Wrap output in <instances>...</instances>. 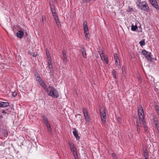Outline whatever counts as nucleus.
I'll use <instances>...</instances> for the list:
<instances>
[{
	"instance_id": "obj_42",
	"label": "nucleus",
	"mask_w": 159,
	"mask_h": 159,
	"mask_svg": "<svg viewBox=\"0 0 159 159\" xmlns=\"http://www.w3.org/2000/svg\"><path fill=\"white\" fill-rule=\"evenodd\" d=\"M52 15L54 17V18L55 17H57V15L56 11L52 12Z\"/></svg>"
},
{
	"instance_id": "obj_13",
	"label": "nucleus",
	"mask_w": 159,
	"mask_h": 159,
	"mask_svg": "<svg viewBox=\"0 0 159 159\" xmlns=\"http://www.w3.org/2000/svg\"><path fill=\"white\" fill-rule=\"evenodd\" d=\"M141 126H143L144 127V129L145 132H147L148 130V127L146 125L145 121H144V123L142 122H140Z\"/></svg>"
},
{
	"instance_id": "obj_40",
	"label": "nucleus",
	"mask_w": 159,
	"mask_h": 159,
	"mask_svg": "<svg viewBox=\"0 0 159 159\" xmlns=\"http://www.w3.org/2000/svg\"><path fill=\"white\" fill-rule=\"evenodd\" d=\"M117 120L118 121V122L120 123L121 122V118L120 117H118L117 118Z\"/></svg>"
},
{
	"instance_id": "obj_22",
	"label": "nucleus",
	"mask_w": 159,
	"mask_h": 159,
	"mask_svg": "<svg viewBox=\"0 0 159 159\" xmlns=\"http://www.w3.org/2000/svg\"><path fill=\"white\" fill-rule=\"evenodd\" d=\"M70 148V149L71 151L73 153V154H75V153L77 152L76 149L75 148V146L74 147H72Z\"/></svg>"
},
{
	"instance_id": "obj_32",
	"label": "nucleus",
	"mask_w": 159,
	"mask_h": 159,
	"mask_svg": "<svg viewBox=\"0 0 159 159\" xmlns=\"http://www.w3.org/2000/svg\"><path fill=\"white\" fill-rule=\"evenodd\" d=\"M41 19H42V22L43 24L44 21H45L46 20V18H45V16H42L41 17Z\"/></svg>"
},
{
	"instance_id": "obj_25",
	"label": "nucleus",
	"mask_w": 159,
	"mask_h": 159,
	"mask_svg": "<svg viewBox=\"0 0 159 159\" xmlns=\"http://www.w3.org/2000/svg\"><path fill=\"white\" fill-rule=\"evenodd\" d=\"M123 75H124L126 74L125 67V66H123L121 68Z\"/></svg>"
},
{
	"instance_id": "obj_14",
	"label": "nucleus",
	"mask_w": 159,
	"mask_h": 159,
	"mask_svg": "<svg viewBox=\"0 0 159 159\" xmlns=\"http://www.w3.org/2000/svg\"><path fill=\"white\" fill-rule=\"evenodd\" d=\"M80 50L82 53L84 58H86V52L84 48H82L80 49Z\"/></svg>"
},
{
	"instance_id": "obj_21",
	"label": "nucleus",
	"mask_w": 159,
	"mask_h": 159,
	"mask_svg": "<svg viewBox=\"0 0 159 159\" xmlns=\"http://www.w3.org/2000/svg\"><path fill=\"white\" fill-rule=\"evenodd\" d=\"M54 20L56 22V24L59 26L60 25V22L59 21V20L58 18V17H55L54 18Z\"/></svg>"
},
{
	"instance_id": "obj_1",
	"label": "nucleus",
	"mask_w": 159,
	"mask_h": 159,
	"mask_svg": "<svg viewBox=\"0 0 159 159\" xmlns=\"http://www.w3.org/2000/svg\"><path fill=\"white\" fill-rule=\"evenodd\" d=\"M136 4L141 10L146 12L149 11V8L146 1L141 2V0H137Z\"/></svg>"
},
{
	"instance_id": "obj_9",
	"label": "nucleus",
	"mask_w": 159,
	"mask_h": 159,
	"mask_svg": "<svg viewBox=\"0 0 159 159\" xmlns=\"http://www.w3.org/2000/svg\"><path fill=\"white\" fill-rule=\"evenodd\" d=\"M150 3L157 10H159V6L156 0H154L151 2Z\"/></svg>"
},
{
	"instance_id": "obj_18",
	"label": "nucleus",
	"mask_w": 159,
	"mask_h": 159,
	"mask_svg": "<svg viewBox=\"0 0 159 159\" xmlns=\"http://www.w3.org/2000/svg\"><path fill=\"white\" fill-rule=\"evenodd\" d=\"M82 111L84 117L89 116L87 111L85 108H83L82 109Z\"/></svg>"
},
{
	"instance_id": "obj_38",
	"label": "nucleus",
	"mask_w": 159,
	"mask_h": 159,
	"mask_svg": "<svg viewBox=\"0 0 159 159\" xmlns=\"http://www.w3.org/2000/svg\"><path fill=\"white\" fill-rule=\"evenodd\" d=\"M154 124L155 125L156 128L159 127V123L158 121L155 122H154Z\"/></svg>"
},
{
	"instance_id": "obj_51",
	"label": "nucleus",
	"mask_w": 159,
	"mask_h": 159,
	"mask_svg": "<svg viewBox=\"0 0 159 159\" xmlns=\"http://www.w3.org/2000/svg\"><path fill=\"white\" fill-rule=\"evenodd\" d=\"M155 108L156 109V111L157 110H158L159 109V107L157 105L155 106Z\"/></svg>"
},
{
	"instance_id": "obj_2",
	"label": "nucleus",
	"mask_w": 159,
	"mask_h": 159,
	"mask_svg": "<svg viewBox=\"0 0 159 159\" xmlns=\"http://www.w3.org/2000/svg\"><path fill=\"white\" fill-rule=\"evenodd\" d=\"M46 91L48 95L54 98H57L59 96V95L57 90L52 86L48 87L46 89Z\"/></svg>"
},
{
	"instance_id": "obj_26",
	"label": "nucleus",
	"mask_w": 159,
	"mask_h": 159,
	"mask_svg": "<svg viewBox=\"0 0 159 159\" xmlns=\"http://www.w3.org/2000/svg\"><path fill=\"white\" fill-rule=\"evenodd\" d=\"M29 54L31 55H32L33 57H36L37 55V52H29Z\"/></svg>"
},
{
	"instance_id": "obj_11",
	"label": "nucleus",
	"mask_w": 159,
	"mask_h": 159,
	"mask_svg": "<svg viewBox=\"0 0 159 159\" xmlns=\"http://www.w3.org/2000/svg\"><path fill=\"white\" fill-rule=\"evenodd\" d=\"M83 25L84 26V32H89V29L88 26L87 25L86 21L85 20L84 21Z\"/></svg>"
},
{
	"instance_id": "obj_5",
	"label": "nucleus",
	"mask_w": 159,
	"mask_h": 159,
	"mask_svg": "<svg viewBox=\"0 0 159 159\" xmlns=\"http://www.w3.org/2000/svg\"><path fill=\"white\" fill-rule=\"evenodd\" d=\"M142 54L144 55L146 59L148 61H152V59L151 57V53L145 50H143L142 52Z\"/></svg>"
},
{
	"instance_id": "obj_7",
	"label": "nucleus",
	"mask_w": 159,
	"mask_h": 159,
	"mask_svg": "<svg viewBox=\"0 0 159 159\" xmlns=\"http://www.w3.org/2000/svg\"><path fill=\"white\" fill-rule=\"evenodd\" d=\"M24 35V32L20 30L18 31L16 34L17 37L20 39H21L23 38Z\"/></svg>"
},
{
	"instance_id": "obj_52",
	"label": "nucleus",
	"mask_w": 159,
	"mask_h": 159,
	"mask_svg": "<svg viewBox=\"0 0 159 159\" xmlns=\"http://www.w3.org/2000/svg\"><path fill=\"white\" fill-rule=\"evenodd\" d=\"M51 59H48V66L50 64V63H52V62H51V60H50Z\"/></svg>"
},
{
	"instance_id": "obj_23",
	"label": "nucleus",
	"mask_w": 159,
	"mask_h": 159,
	"mask_svg": "<svg viewBox=\"0 0 159 159\" xmlns=\"http://www.w3.org/2000/svg\"><path fill=\"white\" fill-rule=\"evenodd\" d=\"M137 28L138 27L136 25H134L133 24L132 25L131 30L133 31H135Z\"/></svg>"
},
{
	"instance_id": "obj_16",
	"label": "nucleus",
	"mask_w": 159,
	"mask_h": 159,
	"mask_svg": "<svg viewBox=\"0 0 159 159\" xmlns=\"http://www.w3.org/2000/svg\"><path fill=\"white\" fill-rule=\"evenodd\" d=\"M39 83L40 84L41 86L43 87L46 90V89L47 88L43 80L39 82Z\"/></svg>"
},
{
	"instance_id": "obj_39",
	"label": "nucleus",
	"mask_w": 159,
	"mask_h": 159,
	"mask_svg": "<svg viewBox=\"0 0 159 159\" xmlns=\"http://www.w3.org/2000/svg\"><path fill=\"white\" fill-rule=\"evenodd\" d=\"M74 157H75V159H79L78 157L77 154V152H76L75 154H73Z\"/></svg>"
},
{
	"instance_id": "obj_46",
	"label": "nucleus",
	"mask_w": 159,
	"mask_h": 159,
	"mask_svg": "<svg viewBox=\"0 0 159 159\" xmlns=\"http://www.w3.org/2000/svg\"><path fill=\"white\" fill-rule=\"evenodd\" d=\"M45 124L47 128L51 127L50 124L49 123V122H48V123H46V124Z\"/></svg>"
},
{
	"instance_id": "obj_57",
	"label": "nucleus",
	"mask_w": 159,
	"mask_h": 159,
	"mask_svg": "<svg viewBox=\"0 0 159 159\" xmlns=\"http://www.w3.org/2000/svg\"><path fill=\"white\" fill-rule=\"evenodd\" d=\"M149 2L150 3L152 2L154 0H148Z\"/></svg>"
},
{
	"instance_id": "obj_30",
	"label": "nucleus",
	"mask_w": 159,
	"mask_h": 159,
	"mask_svg": "<svg viewBox=\"0 0 159 159\" xmlns=\"http://www.w3.org/2000/svg\"><path fill=\"white\" fill-rule=\"evenodd\" d=\"M111 157L113 159H117V157L114 153H112L111 155Z\"/></svg>"
},
{
	"instance_id": "obj_34",
	"label": "nucleus",
	"mask_w": 159,
	"mask_h": 159,
	"mask_svg": "<svg viewBox=\"0 0 159 159\" xmlns=\"http://www.w3.org/2000/svg\"><path fill=\"white\" fill-rule=\"evenodd\" d=\"M68 144L69 145V146L70 148L75 146L74 144L71 142L70 141L69 142Z\"/></svg>"
},
{
	"instance_id": "obj_55",
	"label": "nucleus",
	"mask_w": 159,
	"mask_h": 159,
	"mask_svg": "<svg viewBox=\"0 0 159 159\" xmlns=\"http://www.w3.org/2000/svg\"><path fill=\"white\" fill-rule=\"evenodd\" d=\"M49 5L50 6V7H51V6H54V5H52V4H51V3H49Z\"/></svg>"
},
{
	"instance_id": "obj_59",
	"label": "nucleus",
	"mask_w": 159,
	"mask_h": 159,
	"mask_svg": "<svg viewBox=\"0 0 159 159\" xmlns=\"http://www.w3.org/2000/svg\"><path fill=\"white\" fill-rule=\"evenodd\" d=\"M3 115H1V116H0V117L2 118L3 117Z\"/></svg>"
},
{
	"instance_id": "obj_3",
	"label": "nucleus",
	"mask_w": 159,
	"mask_h": 159,
	"mask_svg": "<svg viewBox=\"0 0 159 159\" xmlns=\"http://www.w3.org/2000/svg\"><path fill=\"white\" fill-rule=\"evenodd\" d=\"M99 111L101 121L103 124H105L107 119V113L105 108L102 107L100 109Z\"/></svg>"
},
{
	"instance_id": "obj_8",
	"label": "nucleus",
	"mask_w": 159,
	"mask_h": 159,
	"mask_svg": "<svg viewBox=\"0 0 159 159\" xmlns=\"http://www.w3.org/2000/svg\"><path fill=\"white\" fill-rule=\"evenodd\" d=\"M62 59L63 61V62L66 64L67 62V58L66 56V51L65 50H62Z\"/></svg>"
},
{
	"instance_id": "obj_24",
	"label": "nucleus",
	"mask_w": 159,
	"mask_h": 159,
	"mask_svg": "<svg viewBox=\"0 0 159 159\" xmlns=\"http://www.w3.org/2000/svg\"><path fill=\"white\" fill-rule=\"evenodd\" d=\"M139 44L141 46L143 47L145 45V39H143V40H141L139 42Z\"/></svg>"
},
{
	"instance_id": "obj_33",
	"label": "nucleus",
	"mask_w": 159,
	"mask_h": 159,
	"mask_svg": "<svg viewBox=\"0 0 159 159\" xmlns=\"http://www.w3.org/2000/svg\"><path fill=\"white\" fill-rule=\"evenodd\" d=\"M12 95L13 97H16L17 95V92L16 91H14V92H12Z\"/></svg>"
},
{
	"instance_id": "obj_48",
	"label": "nucleus",
	"mask_w": 159,
	"mask_h": 159,
	"mask_svg": "<svg viewBox=\"0 0 159 159\" xmlns=\"http://www.w3.org/2000/svg\"><path fill=\"white\" fill-rule=\"evenodd\" d=\"M133 11V10L132 8H129L128 11H129L130 12H132Z\"/></svg>"
},
{
	"instance_id": "obj_60",
	"label": "nucleus",
	"mask_w": 159,
	"mask_h": 159,
	"mask_svg": "<svg viewBox=\"0 0 159 159\" xmlns=\"http://www.w3.org/2000/svg\"><path fill=\"white\" fill-rule=\"evenodd\" d=\"M54 1L57 2V0H54Z\"/></svg>"
},
{
	"instance_id": "obj_35",
	"label": "nucleus",
	"mask_w": 159,
	"mask_h": 159,
	"mask_svg": "<svg viewBox=\"0 0 159 159\" xmlns=\"http://www.w3.org/2000/svg\"><path fill=\"white\" fill-rule=\"evenodd\" d=\"M51 10L52 12H56V10L55 9L54 6H51V7H50Z\"/></svg>"
},
{
	"instance_id": "obj_49",
	"label": "nucleus",
	"mask_w": 159,
	"mask_h": 159,
	"mask_svg": "<svg viewBox=\"0 0 159 159\" xmlns=\"http://www.w3.org/2000/svg\"><path fill=\"white\" fill-rule=\"evenodd\" d=\"M6 114H7V113L6 112V111L5 110H2V115H4Z\"/></svg>"
},
{
	"instance_id": "obj_58",
	"label": "nucleus",
	"mask_w": 159,
	"mask_h": 159,
	"mask_svg": "<svg viewBox=\"0 0 159 159\" xmlns=\"http://www.w3.org/2000/svg\"><path fill=\"white\" fill-rule=\"evenodd\" d=\"M156 112L157 113H159V109L158 110H157L156 111Z\"/></svg>"
},
{
	"instance_id": "obj_53",
	"label": "nucleus",
	"mask_w": 159,
	"mask_h": 159,
	"mask_svg": "<svg viewBox=\"0 0 159 159\" xmlns=\"http://www.w3.org/2000/svg\"><path fill=\"white\" fill-rule=\"evenodd\" d=\"M158 134L159 135V127L156 128Z\"/></svg>"
},
{
	"instance_id": "obj_43",
	"label": "nucleus",
	"mask_w": 159,
	"mask_h": 159,
	"mask_svg": "<svg viewBox=\"0 0 159 159\" xmlns=\"http://www.w3.org/2000/svg\"><path fill=\"white\" fill-rule=\"evenodd\" d=\"M115 70H113V72H112V75H113V77L115 78H116V73H115Z\"/></svg>"
},
{
	"instance_id": "obj_19",
	"label": "nucleus",
	"mask_w": 159,
	"mask_h": 159,
	"mask_svg": "<svg viewBox=\"0 0 159 159\" xmlns=\"http://www.w3.org/2000/svg\"><path fill=\"white\" fill-rule=\"evenodd\" d=\"M143 153L145 159H149L148 155L146 150H144Z\"/></svg>"
},
{
	"instance_id": "obj_56",
	"label": "nucleus",
	"mask_w": 159,
	"mask_h": 159,
	"mask_svg": "<svg viewBox=\"0 0 159 159\" xmlns=\"http://www.w3.org/2000/svg\"><path fill=\"white\" fill-rule=\"evenodd\" d=\"M1 102H2V101H0V107H2V103Z\"/></svg>"
},
{
	"instance_id": "obj_20",
	"label": "nucleus",
	"mask_w": 159,
	"mask_h": 159,
	"mask_svg": "<svg viewBox=\"0 0 159 159\" xmlns=\"http://www.w3.org/2000/svg\"><path fill=\"white\" fill-rule=\"evenodd\" d=\"M42 118L45 124H46V123H48V122H49L47 118L45 116H43Z\"/></svg>"
},
{
	"instance_id": "obj_36",
	"label": "nucleus",
	"mask_w": 159,
	"mask_h": 159,
	"mask_svg": "<svg viewBox=\"0 0 159 159\" xmlns=\"http://www.w3.org/2000/svg\"><path fill=\"white\" fill-rule=\"evenodd\" d=\"M85 36L86 38L87 39H89V37H88V34H89V32H84Z\"/></svg>"
},
{
	"instance_id": "obj_12",
	"label": "nucleus",
	"mask_w": 159,
	"mask_h": 159,
	"mask_svg": "<svg viewBox=\"0 0 159 159\" xmlns=\"http://www.w3.org/2000/svg\"><path fill=\"white\" fill-rule=\"evenodd\" d=\"M34 76L36 78V81L38 82H39L42 80V79L40 77L38 73H35L34 75Z\"/></svg>"
},
{
	"instance_id": "obj_6",
	"label": "nucleus",
	"mask_w": 159,
	"mask_h": 159,
	"mask_svg": "<svg viewBox=\"0 0 159 159\" xmlns=\"http://www.w3.org/2000/svg\"><path fill=\"white\" fill-rule=\"evenodd\" d=\"M114 59L115 62V64L117 68H119L120 67V60L118 54L116 53L114 54Z\"/></svg>"
},
{
	"instance_id": "obj_10",
	"label": "nucleus",
	"mask_w": 159,
	"mask_h": 159,
	"mask_svg": "<svg viewBox=\"0 0 159 159\" xmlns=\"http://www.w3.org/2000/svg\"><path fill=\"white\" fill-rule=\"evenodd\" d=\"M73 133L74 136H75L76 139L79 140L80 139V137L79 136L77 130L75 128L73 129Z\"/></svg>"
},
{
	"instance_id": "obj_45",
	"label": "nucleus",
	"mask_w": 159,
	"mask_h": 159,
	"mask_svg": "<svg viewBox=\"0 0 159 159\" xmlns=\"http://www.w3.org/2000/svg\"><path fill=\"white\" fill-rule=\"evenodd\" d=\"M100 56L101 60H103L104 58L106 57L104 55V54H102V55H101Z\"/></svg>"
},
{
	"instance_id": "obj_27",
	"label": "nucleus",
	"mask_w": 159,
	"mask_h": 159,
	"mask_svg": "<svg viewBox=\"0 0 159 159\" xmlns=\"http://www.w3.org/2000/svg\"><path fill=\"white\" fill-rule=\"evenodd\" d=\"M85 121L86 122H89L90 120V118L89 117V116H85Z\"/></svg>"
},
{
	"instance_id": "obj_50",
	"label": "nucleus",
	"mask_w": 159,
	"mask_h": 159,
	"mask_svg": "<svg viewBox=\"0 0 159 159\" xmlns=\"http://www.w3.org/2000/svg\"><path fill=\"white\" fill-rule=\"evenodd\" d=\"M98 53H99L100 56H101V55H102L103 54V51H98Z\"/></svg>"
},
{
	"instance_id": "obj_61",
	"label": "nucleus",
	"mask_w": 159,
	"mask_h": 159,
	"mask_svg": "<svg viewBox=\"0 0 159 159\" xmlns=\"http://www.w3.org/2000/svg\"><path fill=\"white\" fill-rule=\"evenodd\" d=\"M138 79H139V80H140V79H141V78H139Z\"/></svg>"
},
{
	"instance_id": "obj_47",
	"label": "nucleus",
	"mask_w": 159,
	"mask_h": 159,
	"mask_svg": "<svg viewBox=\"0 0 159 159\" xmlns=\"http://www.w3.org/2000/svg\"><path fill=\"white\" fill-rule=\"evenodd\" d=\"M47 128V129H48V132L50 133H51V132H52V129H51V127H48V128Z\"/></svg>"
},
{
	"instance_id": "obj_41",
	"label": "nucleus",
	"mask_w": 159,
	"mask_h": 159,
	"mask_svg": "<svg viewBox=\"0 0 159 159\" xmlns=\"http://www.w3.org/2000/svg\"><path fill=\"white\" fill-rule=\"evenodd\" d=\"M91 1V0H82V2L83 3H87Z\"/></svg>"
},
{
	"instance_id": "obj_37",
	"label": "nucleus",
	"mask_w": 159,
	"mask_h": 159,
	"mask_svg": "<svg viewBox=\"0 0 159 159\" xmlns=\"http://www.w3.org/2000/svg\"><path fill=\"white\" fill-rule=\"evenodd\" d=\"M153 120L154 121V123L155 122L158 121V120L156 116H154L153 118Z\"/></svg>"
},
{
	"instance_id": "obj_15",
	"label": "nucleus",
	"mask_w": 159,
	"mask_h": 159,
	"mask_svg": "<svg viewBox=\"0 0 159 159\" xmlns=\"http://www.w3.org/2000/svg\"><path fill=\"white\" fill-rule=\"evenodd\" d=\"M52 63H50L48 66V68H47V70L49 73H51L52 72Z\"/></svg>"
},
{
	"instance_id": "obj_28",
	"label": "nucleus",
	"mask_w": 159,
	"mask_h": 159,
	"mask_svg": "<svg viewBox=\"0 0 159 159\" xmlns=\"http://www.w3.org/2000/svg\"><path fill=\"white\" fill-rule=\"evenodd\" d=\"M46 54H47V58L48 59H51V57L50 56V54H49V52L48 51V50H46Z\"/></svg>"
},
{
	"instance_id": "obj_62",
	"label": "nucleus",
	"mask_w": 159,
	"mask_h": 159,
	"mask_svg": "<svg viewBox=\"0 0 159 159\" xmlns=\"http://www.w3.org/2000/svg\"><path fill=\"white\" fill-rule=\"evenodd\" d=\"M157 115L159 116V112L157 113Z\"/></svg>"
},
{
	"instance_id": "obj_44",
	"label": "nucleus",
	"mask_w": 159,
	"mask_h": 159,
	"mask_svg": "<svg viewBox=\"0 0 159 159\" xmlns=\"http://www.w3.org/2000/svg\"><path fill=\"white\" fill-rule=\"evenodd\" d=\"M100 56L101 60H103L104 58L106 57L104 55V54H102V55H101Z\"/></svg>"
},
{
	"instance_id": "obj_29",
	"label": "nucleus",
	"mask_w": 159,
	"mask_h": 159,
	"mask_svg": "<svg viewBox=\"0 0 159 159\" xmlns=\"http://www.w3.org/2000/svg\"><path fill=\"white\" fill-rule=\"evenodd\" d=\"M136 127L137 128V131L138 132V134H139L140 132V128L139 125H136Z\"/></svg>"
},
{
	"instance_id": "obj_4",
	"label": "nucleus",
	"mask_w": 159,
	"mask_h": 159,
	"mask_svg": "<svg viewBox=\"0 0 159 159\" xmlns=\"http://www.w3.org/2000/svg\"><path fill=\"white\" fill-rule=\"evenodd\" d=\"M138 115L139 117L140 122H143L145 121L143 107L141 105H139L138 107Z\"/></svg>"
},
{
	"instance_id": "obj_31",
	"label": "nucleus",
	"mask_w": 159,
	"mask_h": 159,
	"mask_svg": "<svg viewBox=\"0 0 159 159\" xmlns=\"http://www.w3.org/2000/svg\"><path fill=\"white\" fill-rule=\"evenodd\" d=\"M103 61H104L106 64H108V58L107 57H106L104 58L103 60Z\"/></svg>"
},
{
	"instance_id": "obj_17",
	"label": "nucleus",
	"mask_w": 159,
	"mask_h": 159,
	"mask_svg": "<svg viewBox=\"0 0 159 159\" xmlns=\"http://www.w3.org/2000/svg\"><path fill=\"white\" fill-rule=\"evenodd\" d=\"M2 103V107H6L9 105V103L8 102H1Z\"/></svg>"
},
{
	"instance_id": "obj_54",
	"label": "nucleus",
	"mask_w": 159,
	"mask_h": 159,
	"mask_svg": "<svg viewBox=\"0 0 159 159\" xmlns=\"http://www.w3.org/2000/svg\"><path fill=\"white\" fill-rule=\"evenodd\" d=\"M136 125H139V123L138 120H136Z\"/></svg>"
}]
</instances>
